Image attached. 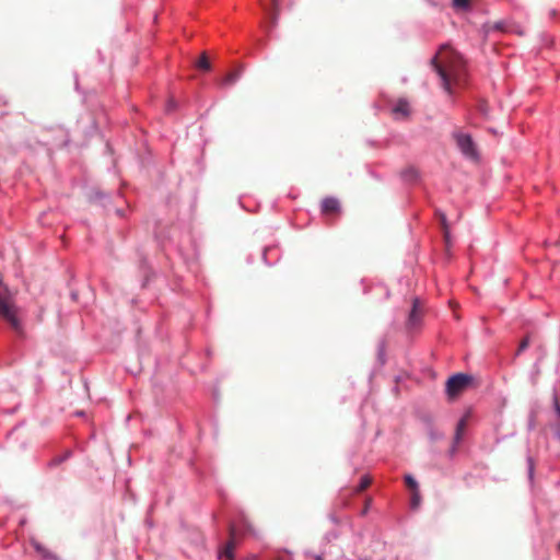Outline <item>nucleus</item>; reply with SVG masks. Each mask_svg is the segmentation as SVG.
Listing matches in <instances>:
<instances>
[{
	"label": "nucleus",
	"instance_id": "obj_1",
	"mask_svg": "<svg viewBox=\"0 0 560 560\" xmlns=\"http://www.w3.org/2000/svg\"><path fill=\"white\" fill-rule=\"evenodd\" d=\"M431 65L436 71L440 83L445 92L454 93L457 88L467 82V66L460 52L444 44L431 59Z\"/></svg>",
	"mask_w": 560,
	"mask_h": 560
},
{
	"label": "nucleus",
	"instance_id": "obj_2",
	"mask_svg": "<svg viewBox=\"0 0 560 560\" xmlns=\"http://www.w3.org/2000/svg\"><path fill=\"white\" fill-rule=\"evenodd\" d=\"M0 318L5 320L15 332H23L22 322L19 316V308L11 296L8 287L4 285L0 275Z\"/></svg>",
	"mask_w": 560,
	"mask_h": 560
},
{
	"label": "nucleus",
	"instance_id": "obj_3",
	"mask_svg": "<svg viewBox=\"0 0 560 560\" xmlns=\"http://www.w3.org/2000/svg\"><path fill=\"white\" fill-rule=\"evenodd\" d=\"M453 138L455 139L457 148L466 158L474 161L479 160V149L469 133L454 131Z\"/></svg>",
	"mask_w": 560,
	"mask_h": 560
},
{
	"label": "nucleus",
	"instance_id": "obj_4",
	"mask_svg": "<svg viewBox=\"0 0 560 560\" xmlns=\"http://www.w3.org/2000/svg\"><path fill=\"white\" fill-rule=\"evenodd\" d=\"M472 377L467 376V374H454V376L448 377L446 382V392L450 397H456L458 393L464 392L467 386L471 383Z\"/></svg>",
	"mask_w": 560,
	"mask_h": 560
},
{
	"label": "nucleus",
	"instance_id": "obj_5",
	"mask_svg": "<svg viewBox=\"0 0 560 560\" xmlns=\"http://www.w3.org/2000/svg\"><path fill=\"white\" fill-rule=\"evenodd\" d=\"M411 113L412 107L409 101L405 100V97L397 100L392 107V114L396 120H407Z\"/></svg>",
	"mask_w": 560,
	"mask_h": 560
},
{
	"label": "nucleus",
	"instance_id": "obj_6",
	"mask_svg": "<svg viewBox=\"0 0 560 560\" xmlns=\"http://www.w3.org/2000/svg\"><path fill=\"white\" fill-rule=\"evenodd\" d=\"M422 315H423V305H422L421 301L418 300V298H416L412 301V308L407 318L408 327H410L411 329H413V327H418V325L421 324Z\"/></svg>",
	"mask_w": 560,
	"mask_h": 560
},
{
	"label": "nucleus",
	"instance_id": "obj_7",
	"mask_svg": "<svg viewBox=\"0 0 560 560\" xmlns=\"http://www.w3.org/2000/svg\"><path fill=\"white\" fill-rule=\"evenodd\" d=\"M322 212L325 214L339 213L341 211V203L336 198H324L320 205Z\"/></svg>",
	"mask_w": 560,
	"mask_h": 560
},
{
	"label": "nucleus",
	"instance_id": "obj_8",
	"mask_svg": "<svg viewBox=\"0 0 560 560\" xmlns=\"http://www.w3.org/2000/svg\"><path fill=\"white\" fill-rule=\"evenodd\" d=\"M234 548H235V529L234 527H230V540L228 541L223 555L225 558L233 560L234 558Z\"/></svg>",
	"mask_w": 560,
	"mask_h": 560
},
{
	"label": "nucleus",
	"instance_id": "obj_9",
	"mask_svg": "<svg viewBox=\"0 0 560 560\" xmlns=\"http://www.w3.org/2000/svg\"><path fill=\"white\" fill-rule=\"evenodd\" d=\"M468 418H469V416H464V417H462V419H459L457 427H456V432L454 434L455 443H459V441L462 440L464 432L466 430V427H467Z\"/></svg>",
	"mask_w": 560,
	"mask_h": 560
},
{
	"label": "nucleus",
	"instance_id": "obj_10",
	"mask_svg": "<svg viewBox=\"0 0 560 560\" xmlns=\"http://www.w3.org/2000/svg\"><path fill=\"white\" fill-rule=\"evenodd\" d=\"M197 67L201 68L202 70H210L211 62L209 60L208 55H206V52H201V55L198 59V62H197Z\"/></svg>",
	"mask_w": 560,
	"mask_h": 560
},
{
	"label": "nucleus",
	"instance_id": "obj_11",
	"mask_svg": "<svg viewBox=\"0 0 560 560\" xmlns=\"http://www.w3.org/2000/svg\"><path fill=\"white\" fill-rule=\"evenodd\" d=\"M241 71H231L225 74L224 79L222 80V84H234L237 79H240Z\"/></svg>",
	"mask_w": 560,
	"mask_h": 560
},
{
	"label": "nucleus",
	"instance_id": "obj_12",
	"mask_svg": "<svg viewBox=\"0 0 560 560\" xmlns=\"http://www.w3.org/2000/svg\"><path fill=\"white\" fill-rule=\"evenodd\" d=\"M371 482H372L371 476H362L360 483L355 488V491L359 493V491L366 490V488H369Z\"/></svg>",
	"mask_w": 560,
	"mask_h": 560
},
{
	"label": "nucleus",
	"instance_id": "obj_13",
	"mask_svg": "<svg viewBox=\"0 0 560 560\" xmlns=\"http://www.w3.org/2000/svg\"><path fill=\"white\" fill-rule=\"evenodd\" d=\"M420 502H421V495H420V491H419V485H417L415 491L412 492L411 504L413 508H417V505H419Z\"/></svg>",
	"mask_w": 560,
	"mask_h": 560
},
{
	"label": "nucleus",
	"instance_id": "obj_14",
	"mask_svg": "<svg viewBox=\"0 0 560 560\" xmlns=\"http://www.w3.org/2000/svg\"><path fill=\"white\" fill-rule=\"evenodd\" d=\"M439 219H440V222H441V225L443 228V231H444V235L445 237L448 236V225H447V218L445 215V213H439Z\"/></svg>",
	"mask_w": 560,
	"mask_h": 560
},
{
	"label": "nucleus",
	"instance_id": "obj_15",
	"mask_svg": "<svg viewBox=\"0 0 560 560\" xmlns=\"http://www.w3.org/2000/svg\"><path fill=\"white\" fill-rule=\"evenodd\" d=\"M273 4H275V10L270 15V21H271V25H277V23L279 21V9H278L277 0H273Z\"/></svg>",
	"mask_w": 560,
	"mask_h": 560
},
{
	"label": "nucleus",
	"instance_id": "obj_16",
	"mask_svg": "<svg viewBox=\"0 0 560 560\" xmlns=\"http://www.w3.org/2000/svg\"><path fill=\"white\" fill-rule=\"evenodd\" d=\"M405 481L407 483V487L411 491H415V489L417 488L418 483H417L416 479L413 478V476H411V475L405 476Z\"/></svg>",
	"mask_w": 560,
	"mask_h": 560
},
{
	"label": "nucleus",
	"instance_id": "obj_17",
	"mask_svg": "<svg viewBox=\"0 0 560 560\" xmlns=\"http://www.w3.org/2000/svg\"><path fill=\"white\" fill-rule=\"evenodd\" d=\"M555 410L558 416V422H557V434L560 436V402L555 400Z\"/></svg>",
	"mask_w": 560,
	"mask_h": 560
},
{
	"label": "nucleus",
	"instance_id": "obj_18",
	"mask_svg": "<svg viewBox=\"0 0 560 560\" xmlns=\"http://www.w3.org/2000/svg\"><path fill=\"white\" fill-rule=\"evenodd\" d=\"M527 347H529V337H525L524 339L521 340L517 348V354H520V352H523V350L527 349Z\"/></svg>",
	"mask_w": 560,
	"mask_h": 560
},
{
	"label": "nucleus",
	"instance_id": "obj_19",
	"mask_svg": "<svg viewBox=\"0 0 560 560\" xmlns=\"http://www.w3.org/2000/svg\"><path fill=\"white\" fill-rule=\"evenodd\" d=\"M453 4L456 8H467V5H469V0H453Z\"/></svg>",
	"mask_w": 560,
	"mask_h": 560
},
{
	"label": "nucleus",
	"instance_id": "obj_20",
	"mask_svg": "<svg viewBox=\"0 0 560 560\" xmlns=\"http://www.w3.org/2000/svg\"><path fill=\"white\" fill-rule=\"evenodd\" d=\"M493 28H494V30H504V24H502V23H495V24L493 25Z\"/></svg>",
	"mask_w": 560,
	"mask_h": 560
},
{
	"label": "nucleus",
	"instance_id": "obj_21",
	"mask_svg": "<svg viewBox=\"0 0 560 560\" xmlns=\"http://www.w3.org/2000/svg\"><path fill=\"white\" fill-rule=\"evenodd\" d=\"M370 503H371V499H369V500L366 501V505H365V508H364L363 513H366V511H368V509H369Z\"/></svg>",
	"mask_w": 560,
	"mask_h": 560
},
{
	"label": "nucleus",
	"instance_id": "obj_22",
	"mask_svg": "<svg viewBox=\"0 0 560 560\" xmlns=\"http://www.w3.org/2000/svg\"><path fill=\"white\" fill-rule=\"evenodd\" d=\"M314 560H324L323 557H315Z\"/></svg>",
	"mask_w": 560,
	"mask_h": 560
},
{
	"label": "nucleus",
	"instance_id": "obj_23",
	"mask_svg": "<svg viewBox=\"0 0 560 560\" xmlns=\"http://www.w3.org/2000/svg\"><path fill=\"white\" fill-rule=\"evenodd\" d=\"M558 547L560 548V542L558 544Z\"/></svg>",
	"mask_w": 560,
	"mask_h": 560
},
{
	"label": "nucleus",
	"instance_id": "obj_24",
	"mask_svg": "<svg viewBox=\"0 0 560 560\" xmlns=\"http://www.w3.org/2000/svg\"><path fill=\"white\" fill-rule=\"evenodd\" d=\"M559 242H560V237H559Z\"/></svg>",
	"mask_w": 560,
	"mask_h": 560
}]
</instances>
